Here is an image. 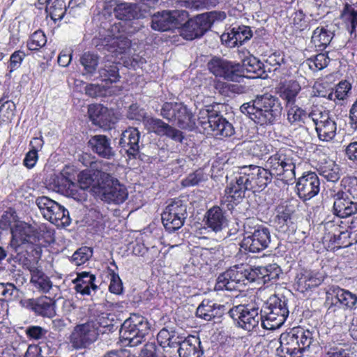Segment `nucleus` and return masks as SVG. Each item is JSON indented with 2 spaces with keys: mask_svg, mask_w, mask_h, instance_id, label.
Returning a JSON list of instances; mask_svg holds the SVG:
<instances>
[{
  "mask_svg": "<svg viewBox=\"0 0 357 357\" xmlns=\"http://www.w3.org/2000/svg\"><path fill=\"white\" fill-rule=\"evenodd\" d=\"M291 211L287 206H279L277 208V215L274 219V224L279 231H284L291 223Z\"/></svg>",
  "mask_w": 357,
  "mask_h": 357,
  "instance_id": "37998d69",
  "label": "nucleus"
},
{
  "mask_svg": "<svg viewBox=\"0 0 357 357\" xmlns=\"http://www.w3.org/2000/svg\"><path fill=\"white\" fill-rule=\"evenodd\" d=\"M98 335V323L90 321L75 326L69 337V341L74 349H81L96 342Z\"/></svg>",
  "mask_w": 357,
  "mask_h": 357,
  "instance_id": "4468645a",
  "label": "nucleus"
},
{
  "mask_svg": "<svg viewBox=\"0 0 357 357\" xmlns=\"http://www.w3.org/2000/svg\"><path fill=\"white\" fill-rule=\"evenodd\" d=\"M47 333V331L38 326H31L26 328V334L30 338L39 340L43 337Z\"/></svg>",
  "mask_w": 357,
  "mask_h": 357,
  "instance_id": "0e129e2a",
  "label": "nucleus"
},
{
  "mask_svg": "<svg viewBox=\"0 0 357 357\" xmlns=\"http://www.w3.org/2000/svg\"><path fill=\"white\" fill-rule=\"evenodd\" d=\"M261 63L256 59V58H248L243 61L241 70L245 68L247 72L256 73L258 70L261 69Z\"/></svg>",
  "mask_w": 357,
  "mask_h": 357,
  "instance_id": "69168bd1",
  "label": "nucleus"
},
{
  "mask_svg": "<svg viewBox=\"0 0 357 357\" xmlns=\"http://www.w3.org/2000/svg\"><path fill=\"white\" fill-rule=\"evenodd\" d=\"M315 128L321 140L329 142L335 136L337 126L335 121L330 118L325 122L319 123Z\"/></svg>",
  "mask_w": 357,
  "mask_h": 357,
  "instance_id": "58836bf2",
  "label": "nucleus"
},
{
  "mask_svg": "<svg viewBox=\"0 0 357 357\" xmlns=\"http://www.w3.org/2000/svg\"><path fill=\"white\" fill-rule=\"evenodd\" d=\"M150 332V324L147 319L137 314H132L121 326V337L127 342V345L136 347L145 340Z\"/></svg>",
  "mask_w": 357,
  "mask_h": 357,
  "instance_id": "6e6552de",
  "label": "nucleus"
},
{
  "mask_svg": "<svg viewBox=\"0 0 357 357\" xmlns=\"http://www.w3.org/2000/svg\"><path fill=\"white\" fill-rule=\"evenodd\" d=\"M320 190V181L314 172H307L298 179L296 183L297 195L303 201L311 199Z\"/></svg>",
  "mask_w": 357,
  "mask_h": 357,
  "instance_id": "aec40b11",
  "label": "nucleus"
},
{
  "mask_svg": "<svg viewBox=\"0 0 357 357\" xmlns=\"http://www.w3.org/2000/svg\"><path fill=\"white\" fill-rule=\"evenodd\" d=\"M110 284L109 286V291L115 294H121L123 291V284L119 275L112 272L110 274Z\"/></svg>",
  "mask_w": 357,
  "mask_h": 357,
  "instance_id": "680f3d73",
  "label": "nucleus"
},
{
  "mask_svg": "<svg viewBox=\"0 0 357 357\" xmlns=\"http://www.w3.org/2000/svg\"><path fill=\"white\" fill-rule=\"evenodd\" d=\"M255 275L253 268L249 265L234 266L218 276L215 289L241 291V287L255 281Z\"/></svg>",
  "mask_w": 357,
  "mask_h": 357,
  "instance_id": "423d86ee",
  "label": "nucleus"
},
{
  "mask_svg": "<svg viewBox=\"0 0 357 357\" xmlns=\"http://www.w3.org/2000/svg\"><path fill=\"white\" fill-rule=\"evenodd\" d=\"M10 229L12 238L8 248L16 254L15 258L17 261L26 264L27 259L24 252L27 253L29 250L33 248L30 241L32 227L24 222H17Z\"/></svg>",
  "mask_w": 357,
  "mask_h": 357,
  "instance_id": "1a4fd4ad",
  "label": "nucleus"
},
{
  "mask_svg": "<svg viewBox=\"0 0 357 357\" xmlns=\"http://www.w3.org/2000/svg\"><path fill=\"white\" fill-rule=\"evenodd\" d=\"M331 117L327 111L324 110L323 108L319 107H314L311 109V111L307 113V119H311L314 124L315 125V128L319 125V123H322L329 119Z\"/></svg>",
  "mask_w": 357,
  "mask_h": 357,
  "instance_id": "6e6d98bb",
  "label": "nucleus"
},
{
  "mask_svg": "<svg viewBox=\"0 0 357 357\" xmlns=\"http://www.w3.org/2000/svg\"><path fill=\"white\" fill-rule=\"evenodd\" d=\"M188 216L187 206L181 199L174 200L162 213V222L169 232L180 229Z\"/></svg>",
  "mask_w": 357,
  "mask_h": 357,
  "instance_id": "dca6fc26",
  "label": "nucleus"
},
{
  "mask_svg": "<svg viewBox=\"0 0 357 357\" xmlns=\"http://www.w3.org/2000/svg\"><path fill=\"white\" fill-rule=\"evenodd\" d=\"M131 42L126 37H114L106 44L109 52L114 54L115 56L126 52L130 47Z\"/></svg>",
  "mask_w": 357,
  "mask_h": 357,
  "instance_id": "ea45409f",
  "label": "nucleus"
},
{
  "mask_svg": "<svg viewBox=\"0 0 357 357\" xmlns=\"http://www.w3.org/2000/svg\"><path fill=\"white\" fill-rule=\"evenodd\" d=\"M181 104L178 102L164 103L160 110V115L169 121H174L176 113L181 108Z\"/></svg>",
  "mask_w": 357,
  "mask_h": 357,
  "instance_id": "5fc2aeb1",
  "label": "nucleus"
},
{
  "mask_svg": "<svg viewBox=\"0 0 357 357\" xmlns=\"http://www.w3.org/2000/svg\"><path fill=\"white\" fill-rule=\"evenodd\" d=\"M80 63L84 67L85 73L92 75L96 71L99 56L91 52H85L80 58Z\"/></svg>",
  "mask_w": 357,
  "mask_h": 357,
  "instance_id": "49530a36",
  "label": "nucleus"
},
{
  "mask_svg": "<svg viewBox=\"0 0 357 357\" xmlns=\"http://www.w3.org/2000/svg\"><path fill=\"white\" fill-rule=\"evenodd\" d=\"M261 313V326L267 330L279 328L289 315V310L285 301L277 296L271 297Z\"/></svg>",
  "mask_w": 357,
  "mask_h": 357,
  "instance_id": "9d476101",
  "label": "nucleus"
},
{
  "mask_svg": "<svg viewBox=\"0 0 357 357\" xmlns=\"http://www.w3.org/2000/svg\"><path fill=\"white\" fill-rule=\"evenodd\" d=\"M350 84L347 82H342L336 86L335 91H331L328 95L330 100L338 99L342 100L347 96L348 92L350 91Z\"/></svg>",
  "mask_w": 357,
  "mask_h": 357,
  "instance_id": "4d7b16f0",
  "label": "nucleus"
},
{
  "mask_svg": "<svg viewBox=\"0 0 357 357\" xmlns=\"http://www.w3.org/2000/svg\"><path fill=\"white\" fill-rule=\"evenodd\" d=\"M222 307L220 305H216L215 303L209 300H204L197 308L196 314L198 317L206 321H211L217 315L215 310Z\"/></svg>",
  "mask_w": 357,
  "mask_h": 357,
  "instance_id": "79ce46f5",
  "label": "nucleus"
},
{
  "mask_svg": "<svg viewBox=\"0 0 357 357\" xmlns=\"http://www.w3.org/2000/svg\"><path fill=\"white\" fill-rule=\"evenodd\" d=\"M180 357H202L204 351L199 337L190 336L180 344L178 349Z\"/></svg>",
  "mask_w": 357,
  "mask_h": 357,
  "instance_id": "c756f323",
  "label": "nucleus"
},
{
  "mask_svg": "<svg viewBox=\"0 0 357 357\" xmlns=\"http://www.w3.org/2000/svg\"><path fill=\"white\" fill-rule=\"evenodd\" d=\"M97 184L93 185L94 193L109 204H120L128 198L126 188L109 174L99 171L96 174Z\"/></svg>",
  "mask_w": 357,
  "mask_h": 357,
  "instance_id": "20e7f679",
  "label": "nucleus"
},
{
  "mask_svg": "<svg viewBox=\"0 0 357 357\" xmlns=\"http://www.w3.org/2000/svg\"><path fill=\"white\" fill-rule=\"evenodd\" d=\"M3 285L2 300L11 301L13 298L17 296L19 289L14 284L6 282Z\"/></svg>",
  "mask_w": 357,
  "mask_h": 357,
  "instance_id": "e2e57ef3",
  "label": "nucleus"
},
{
  "mask_svg": "<svg viewBox=\"0 0 357 357\" xmlns=\"http://www.w3.org/2000/svg\"><path fill=\"white\" fill-rule=\"evenodd\" d=\"M32 309L41 316L52 317L55 314L54 303L49 297L43 296L32 302Z\"/></svg>",
  "mask_w": 357,
  "mask_h": 357,
  "instance_id": "e433bc0d",
  "label": "nucleus"
},
{
  "mask_svg": "<svg viewBox=\"0 0 357 357\" xmlns=\"http://www.w3.org/2000/svg\"><path fill=\"white\" fill-rule=\"evenodd\" d=\"M226 18L225 12L212 11L203 13L194 19H188L185 21L181 35L186 40H193L202 36L216 21H222Z\"/></svg>",
  "mask_w": 357,
  "mask_h": 357,
  "instance_id": "0eeeda50",
  "label": "nucleus"
},
{
  "mask_svg": "<svg viewBox=\"0 0 357 357\" xmlns=\"http://www.w3.org/2000/svg\"><path fill=\"white\" fill-rule=\"evenodd\" d=\"M202 179V175L200 172H196L190 174L182 181L185 187L194 186L197 185Z\"/></svg>",
  "mask_w": 357,
  "mask_h": 357,
  "instance_id": "774afa93",
  "label": "nucleus"
},
{
  "mask_svg": "<svg viewBox=\"0 0 357 357\" xmlns=\"http://www.w3.org/2000/svg\"><path fill=\"white\" fill-rule=\"evenodd\" d=\"M252 36V31L247 26H237L233 27L229 32L221 36V40L228 46L235 47L242 45L243 43L249 40Z\"/></svg>",
  "mask_w": 357,
  "mask_h": 357,
  "instance_id": "393cba45",
  "label": "nucleus"
},
{
  "mask_svg": "<svg viewBox=\"0 0 357 357\" xmlns=\"http://www.w3.org/2000/svg\"><path fill=\"white\" fill-rule=\"evenodd\" d=\"M272 177L269 170L259 166L239 167L225 189L226 199L234 204L239 203L246 191L256 192L264 189Z\"/></svg>",
  "mask_w": 357,
  "mask_h": 357,
  "instance_id": "f257e3e1",
  "label": "nucleus"
},
{
  "mask_svg": "<svg viewBox=\"0 0 357 357\" xmlns=\"http://www.w3.org/2000/svg\"><path fill=\"white\" fill-rule=\"evenodd\" d=\"M287 120L291 126H301L307 120V112L296 103L284 105Z\"/></svg>",
  "mask_w": 357,
  "mask_h": 357,
  "instance_id": "f704fd0d",
  "label": "nucleus"
},
{
  "mask_svg": "<svg viewBox=\"0 0 357 357\" xmlns=\"http://www.w3.org/2000/svg\"><path fill=\"white\" fill-rule=\"evenodd\" d=\"M145 110L140 108L137 104L131 105L127 112V117L130 120L135 121H143L144 123V119L147 117Z\"/></svg>",
  "mask_w": 357,
  "mask_h": 357,
  "instance_id": "13d9d810",
  "label": "nucleus"
},
{
  "mask_svg": "<svg viewBox=\"0 0 357 357\" xmlns=\"http://www.w3.org/2000/svg\"><path fill=\"white\" fill-rule=\"evenodd\" d=\"M332 303L328 310L337 307L353 311L357 308V294L339 287L332 289Z\"/></svg>",
  "mask_w": 357,
  "mask_h": 357,
  "instance_id": "4be33fe9",
  "label": "nucleus"
},
{
  "mask_svg": "<svg viewBox=\"0 0 357 357\" xmlns=\"http://www.w3.org/2000/svg\"><path fill=\"white\" fill-rule=\"evenodd\" d=\"M25 56V53L21 50L15 51L10 55V63L8 66L10 73H12L20 68Z\"/></svg>",
  "mask_w": 357,
  "mask_h": 357,
  "instance_id": "052dcab7",
  "label": "nucleus"
},
{
  "mask_svg": "<svg viewBox=\"0 0 357 357\" xmlns=\"http://www.w3.org/2000/svg\"><path fill=\"white\" fill-rule=\"evenodd\" d=\"M323 281L324 276L321 274L311 271H304L297 277L298 287L302 291L317 287Z\"/></svg>",
  "mask_w": 357,
  "mask_h": 357,
  "instance_id": "473e14b6",
  "label": "nucleus"
},
{
  "mask_svg": "<svg viewBox=\"0 0 357 357\" xmlns=\"http://www.w3.org/2000/svg\"><path fill=\"white\" fill-rule=\"evenodd\" d=\"M93 250L89 247H82L79 248L71 257V261L76 266H80L84 264L85 262L92 257Z\"/></svg>",
  "mask_w": 357,
  "mask_h": 357,
  "instance_id": "603ef678",
  "label": "nucleus"
},
{
  "mask_svg": "<svg viewBox=\"0 0 357 357\" xmlns=\"http://www.w3.org/2000/svg\"><path fill=\"white\" fill-rule=\"evenodd\" d=\"M181 6L186 8L200 9L211 8L222 2H228L229 0H178Z\"/></svg>",
  "mask_w": 357,
  "mask_h": 357,
  "instance_id": "a18cd8bd",
  "label": "nucleus"
},
{
  "mask_svg": "<svg viewBox=\"0 0 357 357\" xmlns=\"http://www.w3.org/2000/svg\"><path fill=\"white\" fill-rule=\"evenodd\" d=\"M341 16L350 33L355 32L357 28V11L351 6L346 5Z\"/></svg>",
  "mask_w": 357,
  "mask_h": 357,
  "instance_id": "de8ad7c7",
  "label": "nucleus"
},
{
  "mask_svg": "<svg viewBox=\"0 0 357 357\" xmlns=\"http://www.w3.org/2000/svg\"><path fill=\"white\" fill-rule=\"evenodd\" d=\"M188 17V13L183 10H163L151 17V26L159 31H165L183 24Z\"/></svg>",
  "mask_w": 357,
  "mask_h": 357,
  "instance_id": "2eb2a0df",
  "label": "nucleus"
},
{
  "mask_svg": "<svg viewBox=\"0 0 357 357\" xmlns=\"http://www.w3.org/2000/svg\"><path fill=\"white\" fill-rule=\"evenodd\" d=\"M258 307L250 305H239L232 307L229 313L230 317L236 320L242 328L251 331L261 321V313Z\"/></svg>",
  "mask_w": 357,
  "mask_h": 357,
  "instance_id": "f3484780",
  "label": "nucleus"
},
{
  "mask_svg": "<svg viewBox=\"0 0 357 357\" xmlns=\"http://www.w3.org/2000/svg\"><path fill=\"white\" fill-rule=\"evenodd\" d=\"M333 212L341 218H347L357 213V204L344 193L338 192L335 197Z\"/></svg>",
  "mask_w": 357,
  "mask_h": 357,
  "instance_id": "b1692460",
  "label": "nucleus"
},
{
  "mask_svg": "<svg viewBox=\"0 0 357 357\" xmlns=\"http://www.w3.org/2000/svg\"><path fill=\"white\" fill-rule=\"evenodd\" d=\"M255 123L262 126L273 125L281 115L282 107L279 98L270 93L258 95L240 108Z\"/></svg>",
  "mask_w": 357,
  "mask_h": 357,
  "instance_id": "f03ea898",
  "label": "nucleus"
},
{
  "mask_svg": "<svg viewBox=\"0 0 357 357\" xmlns=\"http://www.w3.org/2000/svg\"><path fill=\"white\" fill-rule=\"evenodd\" d=\"M255 273V281L261 280L264 283L275 281L280 276L282 270L276 264H271L265 266H257L253 268Z\"/></svg>",
  "mask_w": 357,
  "mask_h": 357,
  "instance_id": "2f4dec72",
  "label": "nucleus"
},
{
  "mask_svg": "<svg viewBox=\"0 0 357 357\" xmlns=\"http://www.w3.org/2000/svg\"><path fill=\"white\" fill-rule=\"evenodd\" d=\"M144 126L148 132H151L160 136H166L175 141L181 142V132L165 123L160 119L147 116L144 119Z\"/></svg>",
  "mask_w": 357,
  "mask_h": 357,
  "instance_id": "412c9836",
  "label": "nucleus"
},
{
  "mask_svg": "<svg viewBox=\"0 0 357 357\" xmlns=\"http://www.w3.org/2000/svg\"><path fill=\"white\" fill-rule=\"evenodd\" d=\"M174 121H177L178 126L182 129H192L197 125L193 114L182 103L181 104V108L176 113Z\"/></svg>",
  "mask_w": 357,
  "mask_h": 357,
  "instance_id": "4c0bfd02",
  "label": "nucleus"
},
{
  "mask_svg": "<svg viewBox=\"0 0 357 357\" xmlns=\"http://www.w3.org/2000/svg\"><path fill=\"white\" fill-rule=\"evenodd\" d=\"M45 6V11L50 18L56 22L63 19L66 11L65 5L60 0H48Z\"/></svg>",
  "mask_w": 357,
  "mask_h": 357,
  "instance_id": "a19ab883",
  "label": "nucleus"
},
{
  "mask_svg": "<svg viewBox=\"0 0 357 357\" xmlns=\"http://www.w3.org/2000/svg\"><path fill=\"white\" fill-rule=\"evenodd\" d=\"M139 131L130 127L121 133L119 145L130 157H135L139 151Z\"/></svg>",
  "mask_w": 357,
  "mask_h": 357,
  "instance_id": "5701e85b",
  "label": "nucleus"
},
{
  "mask_svg": "<svg viewBox=\"0 0 357 357\" xmlns=\"http://www.w3.org/2000/svg\"><path fill=\"white\" fill-rule=\"evenodd\" d=\"M98 171L94 172L93 175L89 170L81 172L78 176V181L79 186L71 181L70 179L62 176L59 181V190L65 196L71 197L78 202L84 201L86 199L85 190L97 184V181H94L93 177ZM93 190V188H92Z\"/></svg>",
  "mask_w": 357,
  "mask_h": 357,
  "instance_id": "f8f14e48",
  "label": "nucleus"
},
{
  "mask_svg": "<svg viewBox=\"0 0 357 357\" xmlns=\"http://www.w3.org/2000/svg\"><path fill=\"white\" fill-rule=\"evenodd\" d=\"M270 242L271 234L268 229L259 227L252 234L243 238L241 246L250 252H259L268 248Z\"/></svg>",
  "mask_w": 357,
  "mask_h": 357,
  "instance_id": "6ab92c4d",
  "label": "nucleus"
},
{
  "mask_svg": "<svg viewBox=\"0 0 357 357\" xmlns=\"http://www.w3.org/2000/svg\"><path fill=\"white\" fill-rule=\"evenodd\" d=\"M208 70L216 77L230 81H238L243 75L241 66L227 60L214 57L208 63Z\"/></svg>",
  "mask_w": 357,
  "mask_h": 357,
  "instance_id": "a211bd4d",
  "label": "nucleus"
},
{
  "mask_svg": "<svg viewBox=\"0 0 357 357\" xmlns=\"http://www.w3.org/2000/svg\"><path fill=\"white\" fill-rule=\"evenodd\" d=\"M335 26L332 24L318 26L312 36V43L319 50H324L334 36Z\"/></svg>",
  "mask_w": 357,
  "mask_h": 357,
  "instance_id": "cd10ccee",
  "label": "nucleus"
},
{
  "mask_svg": "<svg viewBox=\"0 0 357 357\" xmlns=\"http://www.w3.org/2000/svg\"><path fill=\"white\" fill-rule=\"evenodd\" d=\"M31 273V284L39 291L47 293L52 287L50 278L45 274L41 268L35 266L28 267Z\"/></svg>",
  "mask_w": 357,
  "mask_h": 357,
  "instance_id": "7c9ffc66",
  "label": "nucleus"
},
{
  "mask_svg": "<svg viewBox=\"0 0 357 357\" xmlns=\"http://www.w3.org/2000/svg\"><path fill=\"white\" fill-rule=\"evenodd\" d=\"M197 123L205 132L216 137H227L234 134L232 125L217 112L204 109L199 111Z\"/></svg>",
  "mask_w": 357,
  "mask_h": 357,
  "instance_id": "9b49d317",
  "label": "nucleus"
},
{
  "mask_svg": "<svg viewBox=\"0 0 357 357\" xmlns=\"http://www.w3.org/2000/svg\"><path fill=\"white\" fill-rule=\"evenodd\" d=\"M36 204L43 216L57 227H66L70 224L68 211L48 197H38L36 199Z\"/></svg>",
  "mask_w": 357,
  "mask_h": 357,
  "instance_id": "ddd939ff",
  "label": "nucleus"
},
{
  "mask_svg": "<svg viewBox=\"0 0 357 357\" xmlns=\"http://www.w3.org/2000/svg\"><path fill=\"white\" fill-rule=\"evenodd\" d=\"M311 331L303 328H294L280 337V346L276 354L280 357H302L303 353L313 342Z\"/></svg>",
  "mask_w": 357,
  "mask_h": 357,
  "instance_id": "7ed1b4c3",
  "label": "nucleus"
},
{
  "mask_svg": "<svg viewBox=\"0 0 357 357\" xmlns=\"http://www.w3.org/2000/svg\"><path fill=\"white\" fill-rule=\"evenodd\" d=\"M206 225L215 233L222 231L227 227L228 220L223 211L219 206H213L206 215Z\"/></svg>",
  "mask_w": 357,
  "mask_h": 357,
  "instance_id": "bb28decb",
  "label": "nucleus"
},
{
  "mask_svg": "<svg viewBox=\"0 0 357 357\" xmlns=\"http://www.w3.org/2000/svg\"><path fill=\"white\" fill-rule=\"evenodd\" d=\"M114 15L121 20H131L138 19L141 13L135 4L130 3H121L118 4L114 10Z\"/></svg>",
  "mask_w": 357,
  "mask_h": 357,
  "instance_id": "c9c22d12",
  "label": "nucleus"
},
{
  "mask_svg": "<svg viewBox=\"0 0 357 357\" xmlns=\"http://www.w3.org/2000/svg\"><path fill=\"white\" fill-rule=\"evenodd\" d=\"M342 185L343 190L341 192L357 204V178L345 177L342 180Z\"/></svg>",
  "mask_w": 357,
  "mask_h": 357,
  "instance_id": "09e8293b",
  "label": "nucleus"
},
{
  "mask_svg": "<svg viewBox=\"0 0 357 357\" xmlns=\"http://www.w3.org/2000/svg\"><path fill=\"white\" fill-rule=\"evenodd\" d=\"M96 279V275L89 272L79 273L77 278L73 280L76 291L83 296H89L91 291L95 292L98 288V286L95 284Z\"/></svg>",
  "mask_w": 357,
  "mask_h": 357,
  "instance_id": "c85d7f7f",
  "label": "nucleus"
},
{
  "mask_svg": "<svg viewBox=\"0 0 357 357\" xmlns=\"http://www.w3.org/2000/svg\"><path fill=\"white\" fill-rule=\"evenodd\" d=\"M248 149L249 153L255 157H261L268 151L267 146L261 141L250 143Z\"/></svg>",
  "mask_w": 357,
  "mask_h": 357,
  "instance_id": "bf43d9fd",
  "label": "nucleus"
},
{
  "mask_svg": "<svg viewBox=\"0 0 357 357\" xmlns=\"http://www.w3.org/2000/svg\"><path fill=\"white\" fill-rule=\"evenodd\" d=\"M306 61L311 70H320L327 66L329 58L326 54L321 53L309 58Z\"/></svg>",
  "mask_w": 357,
  "mask_h": 357,
  "instance_id": "864d4df0",
  "label": "nucleus"
},
{
  "mask_svg": "<svg viewBox=\"0 0 357 357\" xmlns=\"http://www.w3.org/2000/svg\"><path fill=\"white\" fill-rule=\"evenodd\" d=\"M298 160V156L291 149H280L269 157L266 165L272 176L276 175L285 184H290L296 178L295 169Z\"/></svg>",
  "mask_w": 357,
  "mask_h": 357,
  "instance_id": "39448f33",
  "label": "nucleus"
},
{
  "mask_svg": "<svg viewBox=\"0 0 357 357\" xmlns=\"http://www.w3.org/2000/svg\"><path fill=\"white\" fill-rule=\"evenodd\" d=\"M107 107L101 105H91L88 109V114L93 123L96 124V119H98L102 112H106Z\"/></svg>",
  "mask_w": 357,
  "mask_h": 357,
  "instance_id": "338daca9",
  "label": "nucleus"
},
{
  "mask_svg": "<svg viewBox=\"0 0 357 357\" xmlns=\"http://www.w3.org/2000/svg\"><path fill=\"white\" fill-rule=\"evenodd\" d=\"M319 172L328 181L331 182H335L340 177L339 166L333 161L321 165Z\"/></svg>",
  "mask_w": 357,
  "mask_h": 357,
  "instance_id": "c03bdc74",
  "label": "nucleus"
},
{
  "mask_svg": "<svg viewBox=\"0 0 357 357\" xmlns=\"http://www.w3.org/2000/svg\"><path fill=\"white\" fill-rule=\"evenodd\" d=\"M301 90V85L294 80L280 84L279 87L280 96L285 101L284 105L296 103V98Z\"/></svg>",
  "mask_w": 357,
  "mask_h": 357,
  "instance_id": "72a5a7b5",
  "label": "nucleus"
},
{
  "mask_svg": "<svg viewBox=\"0 0 357 357\" xmlns=\"http://www.w3.org/2000/svg\"><path fill=\"white\" fill-rule=\"evenodd\" d=\"M47 38L43 31L38 30L29 38L27 42V47L31 51L38 50L45 45Z\"/></svg>",
  "mask_w": 357,
  "mask_h": 357,
  "instance_id": "3c124183",
  "label": "nucleus"
},
{
  "mask_svg": "<svg viewBox=\"0 0 357 357\" xmlns=\"http://www.w3.org/2000/svg\"><path fill=\"white\" fill-rule=\"evenodd\" d=\"M89 145L94 153L102 158L111 159L115 155V151L111 146L110 139L105 135L93 136L89 141Z\"/></svg>",
  "mask_w": 357,
  "mask_h": 357,
  "instance_id": "a878e982",
  "label": "nucleus"
},
{
  "mask_svg": "<svg viewBox=\"0 0 357 357\" xmlns=\"http://www.w3.org/2000/svg\"><path fill=\"white\" fill-rule=\"evenodd\" d=\"M99 74L102 81L110 83L116 82L119 79V69L114 63L105 64L99 70Z\"/></svg>",
  "mask_w": 357,
  "mask_h": 357,
  "instance_id": "8fccbe9b",
  "label": "nucleus"
}]
</instances>
